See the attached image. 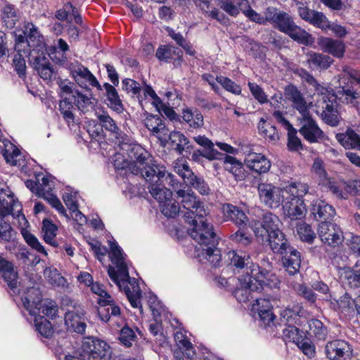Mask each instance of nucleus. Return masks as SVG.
Returning <instances> with one entry per match:
<instances>
[{
    "mask_svg": "<svg viewBox=\"0 0 360 360\" xmlns=\"http://www.w3.org/2000/svg\"><path fill=\"white\" fill-rule=\"evenodd\" d=\"M297 221V233L301 239L309 243H312L314 239L316 238V234L311 229V227L306 223L300 221V220Z\"/></svg>",
    "mask_w": 360,
    "mask_h": 360,
    "instance_id": "obj_57",
    "label": "nucleus"
},
{
    "mask_svg": "<svg viewBox=\"0 0 360 360\" xmlns=\"http://www.w3.org/2000/svg\"><path fill=\"white\" fill-rule=\"evenodd\" d=\"M193 139L198 145L205 148L203 152L198 150L193 153L192 158L194 160H197L200 156L205 157L210 160L217 158V155L219 153L214 148V143L211 140L205 136H195Z\"/></svg>",
    "mask_w": 360,
    "mask_h": 360,
    "instance_id": "obj_30",
    "label": "nucleus"
},
{
    "mask_svg": "<svg viewBox=\"0 0 360 360\" xmlns=\"http://www.w3.org/2000/svg\"><path fill=\"white\" fill-rule=\"evenodd\" d=\"M297 345L307 357L312 358L315 356V346L309 339L302 338Z\"/></svg>",
    "mask_w": 360,
    "mask_h": 360,
    "instance_id": "obj_64",
    "label": "nucleus"
},
{
    "mask_svg": "<svg viewBox=\"0 0 360 360\" xmlns=\"http://www.w3.org/2000/svg\"><path fill=\"white\" fill-rule=\"evenodd\" d=\"M173 168L187 186L196 189L201 195H208L210 193V188L207 183L205 182L203 178L195 175L188 164L178 160L174 162Z\"/></svg>",
    "mask_w": 360,
    "mask_h": 360,
    "instance_id": "obj_10",
    "label": "nucleus"
},
{
    "mask_svg": "<svg viewBox=\"0 0 360 360\" xmlns=\"http://www.w3.org/2000/svg\"><path fill=\"white\" fill-rule=\"evenodd\" d=\"M338 309L347 316H353L356 314L358 297L353 299L349 293L345 292L339 300H335Z\"/></svg>",
    "mask_w": 360,
    "mask_h": 360,
    "instance_id": "obj_42",
    "label": "nucleus"
},
{
    "mask_svg": "<svg viewBox=\"0 0 360 360\" xmlns=\"http://www.w3.org/2000/svg\"><path fill=\"white\" fill-rule=\"evenodd\" d=\"M63 304L70 306L72 309H68L65 315V323L68 330L83 334L85 332L86 324L84 319V310L70 299H64Z\"/></svg>",
    "mask_w": 360,
    "mask_h": 360,
    "instance_id": "obj_12",
    "label": "nucleus"
},
{
    "mask_svg": "<svg viewBox=\"0 0 360 360\" xmlns=\"http://www.w3.org/2000/svg\"><path fill=\"white\" fill-rule=\"evenodd\" d=\"M283 329V335L285 340L297 343L303 337L295 324H285Z\"/></svg>",
    "mask_w": 360,
    "mask_h": 360,
    "instance_id": "obj_56",
    "label": "nucleus"
},
{
    "mask_svg": "<svg viewBox=\"0 0 360 360\" xmlns=\"http://www.w3.org/2000/svg\"><path fill=\"white\" fill-rule=\"evenodd\" d=\"M266 238L274 253H286V251H289L290 248H292L280 229L276 230L275 232H271V234L267 236Z\"/></svg>",
    "mask_w": 360,
    "mask_h": 360,
    "instance_id": "obj_33",
    "label": "nucleus"
},
{
    "mask_svg": "<svg viewBox=\"0 0 360 360\" xmlns=\"http://www.w3.org/2000/svg\"><path fill=\"white\" fill-rule=\"evenodd\" d=\"M283 190L285 194L283 209L285 216L290 220H301L307 213L304 197L309 195L308 186L302 182H292Z\"/></svg>",
    "mask_w": 360,
    "mask_h": 360,
    "instance_id": "obj_7",
    "label": "nucleus"
},
{
    "mask_svg": "<svg viewBox=\"0 0 360 360\" xmlns=\"http://www.w3.org/2000/svg\"><path fill=\"white\" fill-rule=\"evenodd\" d=\"M359 180H354L350 182H337L332 179H326L320 183L327 191L330 192L333 195L339 200H346L349 195H354L355 189L353 186Z\"/></svg>",
    "mask_w": 360,
    "mask_h": 360,
    "instance_id": "obj_16",
    "label": "nucleus"
},
{
    "mask_svg": "<svg viewBox=\"0 0 360 360\" xmlns=\"http://www.w3.org/2000/svg\"><path fill=\"white\" fill-rule=\"evenodd\" d=\"M245 163L251 170L258 174L266 173L269 171L271 163L264 155L249 153L245 155Z\"/></svg>",
    "mask_w": 360,
    "mask_h": 360,
    "instance_id": "obj_24",
    "label": "nucleus"
},
{
    "mask_svg": "<svg viewBox=\"0 0 360 360\" xmlns=\"http://www.w3.org/2000/svg\"><path fill=\"white\" fill-rule=\"evenodd\" d=\"M281 255H283L282 258L283 266L288 274L290 275L297 274L300 270L301 264L300 252L292 247L289 251H286V253Z\"/></svg>",
    "mask_w": 360,
    "mask_h": 360,
    "instance_id": "obj_32",
    "label": "nucleus"
},
{
    "mask_svg": "<svg viewBox=\"0 0 360 360\" xmlns=\"http://www.w3.org/2000/svg\"><path fill=\"white\" fill-rule=\"evenodd\" d=\"M36 330L45 338H50L53 334V328L49 322L43 316H33Z\"/></svg>",
    "mask_w": 360,
    "mask_h": 360,
    "instance_id": "obj_49",
    "label": "nucleus"
},
{
    "mask_svg": "<svg viewBox=\"0 0 360 360\" xmlns=\"http://www.w3.org/2000/svg\"><path fill=\"white\" fill-rule=\"evenodd\" d=\"M284 96L286 100L291 102L293 109L298 111L299 117L310 113L305 98L295 86L292 84L287 85L284 89Z\"/></svg>",
    "mask_w": 360,
    "mask_h": 360,
    "instance_id": "obj_19",
    "label": "nucleus"
},
{
    "mask_svg": "<svg viewBox=\"0 0 360 360\" xmlns=\"http://www.w3.org/2000/svg\"><path fill=\"white\" fill-rule=\"evenodd\" d=\"M162 213L167 217L173 218L180 214V207L172 198L160 205Z\"/></svg>",
    "mask_w": 360,
    "mask_h": 360,
    "instance_id": "obj_59",
    "label": "nucleus"
},
{
    "mask_svg": "<svg viewBox=\"0 0 360 360\" xmlns=\"http://www.w3.org/2000/svg\"><path fill=\"white\" fill-rule=\"evenodd\" d=\"M19 11L13 5L8 4L4 7L2 19L7 28L13 29L19 20Z\"/></svg>",
    "mask_w": 360,
    "mask_h": 360,
    "instance_id": "obj_46",
    "label": "nucleus"
},
{
    "mask_svg": "<svg viewBox=\"0 0 360 360\" xmlns=\"http://www.w3.org/2000/svg\"><path fill=\"white\" fill-rule=\"evenodd\" d=\"M108 274L110 279L118 286L120 290H124L131 307L141 309V290L136 278L120 276L114 267L109 266Z\"/></svg>",
    "mask_w": 360,
    "mask_h": 360,
    "instance_id": "obj_8",
    "label": "nucleus"
},
{
    "mask_svg": "<svg viewBox=\"0 0 360 360\" xmlns=\"http://www.w3.org/2000/svg\"><path fill=\"white\" fill-rule=\"evenodd\" d=\"M110 257L112 262L116 264L117 273L120 276L128 278V267L124 262V257L122 249L115 241H109Z\"/></svg>",
    "mask_w": 360,
    "mask_h": 360,
    "instance_id": "obj_29",
    "label": "nucleus"
},
{
    "mask_svg": "<svg viewBox=\"0 0 360 360\" xmlns=\"http://www.w3.org/2000/svg\"><path fill=\"white\" fill-rule=\"evenodd\" d=\"M82 88L85 89V91L75 90L73 98L75 105L79 110L85 113L94 109L96 99L94 97L91 89L88 86Z\"/></svg>",
    "mask_w": 360,
    "mask_h": 360,
    "instance_id": "obj_25",
    "label": "nucleus"
},
{
    "mask_svg": "<svg viewBox=\"0 0 360 360\" xmlns=\"http://www.w3.org/2000/svg\"><path fill=\"white\" fill-rule=\"evenodd\" d=\"M183 51L178 47L162 45L158 49L155 56L159 60L168 63L175 57H181Z\"/></svg>",
    "mask_w": 360,
    "mask_h": 360,
    "instance_id": "obj_44",
    "label": "nucleus"
},
{
    "mask_svg": "<svg viewBox=\"0 0 360 360\" xmlns=\"http://www.w3.org/2000/svg\"><path fill=\"white\" fill-rule=\"evenodd\" d=\"M103 88L105 90L108 105L112 109L120 112L122 110V104L115 88L108 83H105Z\"/></svg>",
    "mask_w": 360,
    "mask_h": 360,
    "instance_id": "obj_45",
    "label": "nucleus"
},
{
    "mask_svg": "<svg viewBox=\"0 0 360 360\" xmlns=\"http://www.w3.org/2000/svg\"><path fill=\"white\" fill-rule=\"evenodd\" d=\"M266 18L275 29L288 35L295 41L305 46L314 43L312 35L297 25L289 13L270 6L267 8Z\"/></svg>",
    "mask_w": 360,
    "mask_h": 360,
    "instance_id": "obj_6",
    "label": "nucleus"
},
{
    "mask_svg": "<svg viewBox=\"0 0 360 360\" xmlns=\"http://www.w3.org/2000/svg\"><path fill=\"white\" fill-rule=\"evenodd\" d=\"M162 143L167 142L171 148L176 151L179 154H182L184 151L190 152L192 149V146L189 144L188 139L180 131H173L169 133L168 139L162 141ZM164 146L165 143H163Z\"/></svg>",
    "mask_w": 360,
    "mask_h": 360,
    "instance_id": "obj_31",
    "label": "nucleus"
},
{
    "mask_svg": "<svg viewBox=\"0 0 360 360\" xmlns=\"http://www.w3.org/2000/svg\"><path fill=\"white\" fill-rule=\"evenodd\" d=\"M319 236L322 242L329 246H338L343 241L342 231L333 223H320L318 229Z\"/></svg>",
    "mask_w": 360,
    "mask_h": 360,
    "instance_id": "obj_17",
    "label": "nucleus"
},
{
    "mask_svg": "<svg viewBox=\"0 0 360 360\" xmlns=\"http://www.w3.org/2000/svg\"><path fill=\"white\" fill-rule=\"evenodd\" d=\"M58 307L56 303L52 300L42 301L41 304L37 308V316L43 314L48 318L53 319L57 316Z\"/></svg>",
    "mask_w": 360,
    "mask_h": 360,
    "instance_id": "obj_52",
    "label": "nucleus"
},
{
    "mask_svg": "<svg viewBox=\"0 0 360 360\" xmlns=\"http://www.w3.org/2000/svg\"><path fill=\"white\" fill-rule=\"evenodd\" d=\"M74 105L70 98L66 97L59 103V110L68 125L75 123Z\"/></svg>",
    "mask_w": 360,
    "mask_h": 360,
    "instance_id": "obj_48",
    "label": "nucleus"
},
{
    "mask_svg": "<svg viewBox=\"0 0 360 360\" xmlns=\"http://www.w3.org/2000/svg\"><path fill=\"white\" fill-rule=\"evenodd\" d=\"M309 23L323 31H328L330 26V21L327 17L322 12L316 11L312 15L311 21Z\"/></svg>",
    "mask_w": 360,
    "mask_h": 360,
    "instance_id": "obj_60",
    "label": "nucleus"
},
{
    "mask_svg": "<svg viewBox=\"0 0 360 360\" xmlns=\"http://www.w3.org/2000/svg\"><path fill=\"white\" fill-rule=\"evenodd\" d=\"M300 307L294 306L292 308L287 307L281 312V321L283 325L297 324L300 321Z\"/></svg>",
    "mask_w": 360,
    "mask_h": 360,
    "instance_id": "obj_50",
    "label": "nucleus"
},
{
    "mask_svg": "<svg viewBox=\"0 0 360 360\" xmlns=\"http://www.w3.org/2000/svg\"><path fill=\"white\" fill-rule=\"evenodd\" d=\"M111 354V348L105 341L94 337L83 339L79 355L86 360H110Z\"/></svg>",
    "mask_w": 360,
    "mask_h": 360,
    "instance_id": "obj_9",
    "label": "nucleus"
},
{
    "mask_svg": "<svg viewBox=\"0 0 360 360\" xmlns=\"http://www.w3.org/2000/svg\"><path fill=\"white\" fill-rule=\"evenodd\" d=\"M288 131V148L290 151H298L303 148L302 141L297 136V130L294 127Z\"/></svg>",
    "mask_w": 360,
    "mask_h": 360,
    "instance_id": "obj_58",
    "label": "nucleus"
},
{
    "mask_svg": "<svg viewBox=\"0 0 360 360\" xmlns=\"http://www.w3.org/2000/svg\"><path fill=\"white\" fill-rule=\"evenodd\" d=\"M24 28L27 32L24 54L30 57V64L41 79L46 82L56 79L57 73L49 61L43 36L32 22H25Z\"/></svg>",
    "mask_w": 360,
    "mask_h": 360,
    "instance_id": "obj_3",
    "label": "nucleus"
},
{
    "mask_svg": "<svg viewBox=\"0 0 360 360\" xmlns=\"http://www.w3.org/2000/svg\"><path fill=\"white\" fill-rule=\"evenodd\" d=\"M150 176L146 178L145 180H153L156 182H165L168 185L171 186L173 188L179 187V182L175 179L174 176L169 172H167L164 166L155 165V169L154 172L149 174Z\"/></svg>",
    "mask_w": 360,
    "mask_h": 360,
    "instance_id": "obj_37",
    "label": "nucleus"
},
{
    "mask_svg": "<svg viewBox=\"0 0 360 360\" xmlns=\"http://www.w3.org/2000/svg\"><path fill=\"white\" fill-rule=\"evenodd\" d=\"M176 194L182 198L180 214L185 222L191 226L188 228V233L198 243L195 248L197 257L214 267L220 266L221 254L217 248L219 238L214 232L213 226L207 222V212L204 207L196 201L193 195L186 193L183 189L177 190Z\"/></svg>",
    "mask_w": 360,
    "mask_h": 360,
    "instance_id": "obj_1",
    "label": "nucleus"
},
{
    "mask_svg": "<svg viewBox=\"0 0 360 360\" xmlns=\"http://www.w3.org/2000/svg\"><path fill=\"white\" fill-rule=\"evenodd\" d=\"M221 212L224 221H232L239 229H246L248 218L245 213L239 207L229 203L223 205Z\"/></svg>",
    "mask_w": 360,
    "mask_h": 360,
    "instance_id": "obj_21",
    "label": "nucleus"
},
{
    "mask_svg": "<svg viewBox=\"0 0 360 360\" xmlns=\"http://www.w3.org/2000/svg\"><path fill=\"white\" fill-rule=\"evenodd\" d=\"M43 196L52 207L55 208L60 214L65 216L66 218H69L65 207L56 195L50 193L49 192H47L46 193H43Z\"/></svg>",
    "mask_w": 360,
    "mask_h": 360,
    "instance_id": "obj_63",
    "label": "nucleus"
},
{
    "mask_svg": "<svg viewBox=\"0 0 360 360\" xmlns=\"http://www.w3.org/2000/svg\"><path fill=\"white\" fill-rule=\"evenodd\" d=\"M0 274L14 293L19 292L18 272L13 264L5 259H0Z\"/></svg>",
    "mask_w": 360,
    "mask_h": 360,
    "instance_id": "obj_23",
    "label": "nucleus"
},
{
    "mask_svg": "<svg viewBox=\"0 0 360 360\" xmlns=\"http://www.w3.org/2000/svg\"><path fill=\"white\" fill-rule=\"evenodd\" d=\"M258 129L263 137L270 141L276 142L279 139V135L276 128L266 123L264 118H261L258 123Z\"/></svg>",
    "mask_w": 360,
    "mask_h": 360,
    "instance_id": "obj_47",
    "label": "nucleus"
},
{
    "mask_svg": "<svg viewBox=\"0 0 360 360\" xmlns=\"http://www.w3.org/2000/svg\"><path fill=\"white\" fill-rule=\"evenodd\" d=\"M277 300H278V297L274 295H269L267 298L256 297V302L253 304L252 309L257 311V313L260 311L265 312L271 310L273 305L271 302H276Z\"/></svg>",
    "mask_w": 360,
    "mask_h": 360,
    "instance_id": "obj_55",
    "label": "nucleus"
},
{
    "mask_svg": "<svg viewBox=\"0 0 360 360\" xmlns=\"http://www.w3.org/2000/svg\"><path fill=\"white\" fill-rule=\"evenodd\" d=\"M42 231L44 240L54 247L58 246V243L53 240L56 236V226L49 219H44Z\"/></svg>",
    "mask_w": 360,
    "mask_h": 360,
    "instance_id": "obj_53",
    "label": "nucleus"
},
{
    "mask_svg": "<svg viewBox=\"0 0 360 360\" xmlns=\"http://www.w3.org/2000/svg\"><path fill=\"white\" fill-rule=\"evenodd\" d=\"M217 82L220 84L226 91L238 95L241 93V87L233 81L224 76L216 77Z\"/></svg>",
    "mask_w": 360,
    "mask_h": 360,
    "instance_id": "obj_61",
    "label": "nucleus"
},
{
    "mask_svg": "<svg viewBox=\"0 0 360 360\" xmlns=\"http://www.w3.org/2000/svg\"><path fill=\"white\" fill-rule=\"evenodd\" d=\"M297 122L298 131L307 141L314 143L323 141L325 134L310 113L297 117Z\"/></svg>",
    "mask_w": 360,
    "mask_h": 360,
    "instance_id": "obj_11",
    "label": "nucleus"
},
{
    "mask_svg": "<svg viewBox=\"0 0 360 360\" xmlns=\"http://www.w3.org/2000/svg\"><path fill=\"white\" fill-rule=\"evenodd\" d=\"M145 126L161 141H167V129L159 115L147 116Z\"/></svg>",
    "mask_w": 360,
    "mask_h": 360,
    "instance_id": "obj_35",
    "label": "nucleus"
},
{
    "mask_svg": "<svg viewBox=\"0 0 360 360\" xmlns=\"http://www.w3.org/2000/svg\"><path fill=\"white\" fill-rule=\"evenodd\" d=\"M182 118L191 127L194 129L201 128L204 125L203 115L197 109L195 110L188 108L184 109Z\"/></svg>",
    "mask_w": 360,
    "mask_h": 360,
    "instance_id": "obj_43",
    "label": "nucleus"
},
{
    "mask_svg": "<svg viewBox=\"0 0 360 360\" xmlns=\"http://www.w3.org/2000/svg\"><path fill=\"white\" fill-rule=\"evenodd\" d=\"M224 164L225 169L232 174L236 181H243L246 178L247 172L243 163L236 158L226 155Z\"/></svg>",
    "mask_w": 360,
    "mask_h": 360,
    "instance_id": "obj_38",
    "label": "nucleus"
},
{
    "mask_svg": "<svg viewBox=\"0 0 360 360\" xmlns=\"http://www.w3.org/2000/svg\"><path fill=\"white\" fill-rule=\"evenodd\" d=\"M336 139L345 149L360 150V136L354 130L348 129L345 133L338 134Z\"/></svg>",
    "mask_w": 360,
    "mask_h": 360,
    "instance_id": "obj_40",
    "label": "nucleus"
},
{
    "mask_svg": "<svg viewBox=\"0 0 360 360\" xmlns=\"http://www.w3.org/2000/svg\"><path fill=\"white\" fill-rule=\"evenodd\" d=\"M311 214L320 223H330L335 214V209L325 201L316 200L314 201L311 209Z\"/></svg>",
    "mask_w": 360,
    "mask_h": 360,
    "instance_id": "obj_26",
    "label": "nucleus"
},
{
    "mask_svg": "<svg viewBox=\"0 0 360 360\" xmlns=\"http://www.w3.org/2000/svg\"><path fill=\"white\" fill-rule=\"evenodd\" d=\"M358 73L349 67L343 68L342 73L340 75V86L333 92V89L326 87L318 83L313 86L321 98L319 101L328 98H338L345 104H351L356 107L360 104V79L357 77Z\"/></svg>",
    "mask_w": 360,
    "mask_h": 360,
    "instance_id": "obj_4",
    "label": "nucleus"
},
{
    "mask_svg": "<svg viewBox=\"0 0 360 360\" xmlns=\"http://www.w3.org/2000/svg\"><path fill=\"white\" fill-rule=\"evenodd\" d=\"M325 353L330 360H347L351 356L352 348L347 342L336 340L326 344Z\"/></svg>",
    "mask_w": 360,
    "mask_h": 360,
    "instance_id": "obj_18",
    "label": "nucleus"
},
{
    "mask_svg": "<svg viewBox=\"0 0 360 360\" xmlns=\"http://www.w3.org/2000/svg\"><path fill=\"white\" fill-rule=\"evenodd\" d=\"M97 118L99 120L101 125L105 130L110 132L115 137L117 143L121 139H125V134L118 127L115 120L105 112L98 114Z\"/></svg>",
    "mask_w": 360,
    "mask_h": 360,
    "instance_id": "obj_41",
    "label": "nucleus"
},
{
    "mask_svg": "<svg viewBox=\"0 0 360 360\" xmlns=\"http://www.w3.org/2000/svg\"><path fill=\"white\" fill-rule=\"evenodd\" d=\"M99 307L98 314L101 321L108 322L111 317H117L120 315V308L115 304L113 299H98L97 301Z\"/></svg>",
    "mask_w": 360,
    "mask_h": 360,
    "instance_id": "obj_28",
    "label": "nucleus"
},
{
    "mask_svg": "<svg viewBox=\"0 0 360 360\" xmlns=\"http://www.w3.org/2000/svg\"><path fill=\"white\" fill-rule=\"evenodd\" d=\"M136 338L134 331L129 327L125 326L121 329L119 340L127 347L132 345V342L135 340Z\"/></svg>",
    "mask_w": 360,
    "mask_h": 360,
    "instance_id": "obj_62",
    "label": "nucleus"
},
{
    "mask_svg": "<svg viewBox=\"0 0 360 360\" xmlns=\"http://www.w3.org/2000/svg\"><path fill=\"white\" fill-rule=\"evenodd\" d=\"M258 192L262 202L269 208H278L281 204H285L283 188L269 184H259Z\"/></svg>",
    "mask_w": 360,
    "mask_h": 360,
    "instance_id": "obj_13",
    "label": "nucleus"
},
{
    "mask_svg": "<svg viewBox=\"0 0 360 360\" xmlns=\"http://www.w3.org/2000/svg\"><path fill=\"white\" fill-rule=\"evenodd\" d=\"M336 100H338V98L332 99L328 97L326 99L318 101L319 107L322 109L321 117L323 120L327 124L333 127L339 124Z\"/></svg>",
    "mask_w": 360,
    "mask_h": 360,
    "instance_id": "obj_22",
    "label": "nucleus"
},
{
    "mask_svg": "<svg viewBox=\"0 0 360 360\" xmlns=\"http://www.w3.org/2000/svg\"><path fill=\"white\" fill-rule=\"evenodd\" d=\"M230 264L238 270H243L245 275L238 278V285L233 295L240 302L254 299L253 293L262 292L265 288L278 289L280 281L276 274L253 263L249 255L231 250L228 252Z\"/></svg>",
    "mask_w": 360,
    "mask_h": 360,
    "instance_id": "obj_2",
    "label": "nucleus"
},
{
    "mask_svg": "<svg viewBox=\"0 0 360 360\" xmlns=\"http://www.w3.org/2000/svg\"><path fill=\"white\" fill-rule=\"evenodd\" d=\"M334 62L333 59L323 53L310 51L307 53V63L314 69L327 70Z\"/></svg>",
    "mask_w": 360,
    "mask_h": 360,
    "instance_id": "obj_39",
    "label": "nucleus"
},
{
    "mask_svg": "<svg viewBox=\"0 0 360 360\" xmlns=\"http://www.w3.org/2000/svg\"><path fill=\"white\" fill-rule=\"evenodd\" d=\"M284 96L286 100L291 102L293 109L298 111L299 117L310 113L305 98L295 86L292 84L287 85L284 89Z\"/></svg>",
    "mask_w": 360,
    "mask_h": 360,
    "instance_id": "obj_20",
    "label": "nucleus"
},
{
    "mask_svg": "<svg viewBox=\"0 0 360 360\" xmlns=\"http://www.w3.org/2000/svg\"><path fill=\"white\" fill-rule=\"evenodd\" d=\"M22 302L25 309L31 316L37 315V308L41 304V294L39 288H30L22 297Z\"/></svg>",
    "mask_w": 360,
    "mask_h": 360,
    "instance_id": "obj_27",
    "label": "nucleus"
},
{
    "mask_svg": "<svg viewBox=\"0 0 360 360\" xmlns=\"http://www.w3.org/2000/svg\"><path fill=\"white\" fill-rule=\"evenodd\" d=\"M122 83L123 89L127 93H131L133 96H136L139 103L142 105L143 98L141 95L142 89L140 84L129 78L123 79Z\"/></svg>",
    "mask_w": 360,
    "mask_h": 360,
    "instance_id": "obj_54",
    "label": "nucleus"
},
{
    "mask_svg": "<svg viewBox=\"0 0 360 360\" xmlns=\"http://www.w3.org/2000/svg\"><path fill=\"white\" fill-rule=\"evenodd\" d=\"M148 184V188L151 195L159 202L160 205L172 198V191L165 188L162 183L153 180H146Z\"/></svg>",
    "mask_w": 360,
    "mask_h": 360,
    "instance_id": "obj_36",
    "label": "nucleus"
},
{
    "mask_svg": "<svg viewBox=\"0 0 360 360\" xmlns=\"http://www.w3.org/2000/svg\"><path fill=\"white\" fill-rule=\"evenodd\" d=\"M117 143L120 150L124 155H127L131 161L129 163L124 162L122 166L115 161L116 168L124 169L126 172H129L133 176H139L143 179L150 176L149 174L154 172L156 164L143 148L139 144L130 142L126 134L125 139H121Z\"/></svg>",
    "mask_w": 360,
    "mask_h": 360,
    "instance_id": "obj_5",
    "label": "nucleus"
},
{
    "mask_svg": "<svg viewBox=\"0 0 360 360\" xmlns=\"http://www.w3.org/2000/svg\"><path fill=\"white\" fill-rule=\"evenodd\" d=\"M281 224L276 215L267 212L263 214L261 219L254 221L252 229L257 237H261L263 239L271 235V232L278 230Z\"/></svg>",
    "mask_w": 360,
    "mask_h": 360,
    "instance_id": "obj_14",
    "label": "nucleus"
},
{
    "mask_svg": "<svg viewBox=\"0 0 360 360\" xmlns=\"http://www.w3.org/2000/svg\"><path fill=\"white\" fill-rule=\"evenodd\" d=\"M69 70L72 77L79 86L86 87V82H89L92 86L96 87L99 90L102 89L101 84L94 75L87 68L78 61L70 63Z\"/></svg>",
    "mask_w": 360,
    "mask_h": 360,
    "instance_id": "obj_15",
    "label": "nucleus"
},
{
    "mask_svg": "<svg viewBox=\"0 0 360 360\" xmlns=\"http://www.w3.org/2000/svg\"><path fill=\"white\" fill-rule=\"evenodd\" d=\"M319 45L324 53L336 58H342L344 56L345 46L340 40L323 37L320 39Z\"/></svg>",
    "mask_w": 360,
    "mask_h": 360,
    "instance_id": "obj_34",
    "label": "nucleus"
},
{
    "mask_svg": "<svg viewBox=\"0 0 360 360\" xmlns=\"http://www.w3.org/2000/svg\"><path fill=\"white\" fill-rule=\"evenodd\" d=\"M309 335L318 340H325L327 336L326 327L318 319H311L309 321Z\"/></svg>",
    "mask_w": 360,
    "mask_h": 360,
    "instance_id": "obj_51",
    "label": "nucleus"
}]
</instances>
